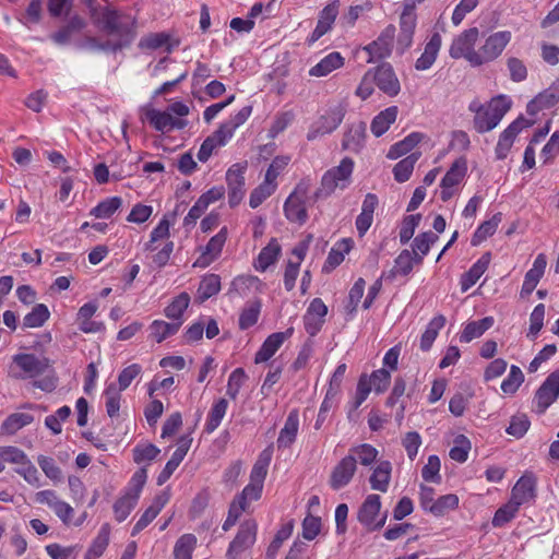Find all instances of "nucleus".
<instances>
[{
    "instance_id": "obj_17",
    "label": "nucleus",
    "mask_w": 559,
    "mask_h": 559,
    "mask_svg": "<svg viewBox=\"0 0 559 559\" xmlns=\"http://www.w3.org/2000/svg\"><path fill=\"white\" fill-rule=\"evenodd\" d=\"M344 118L343 109L340 107L332 108L322 115L310 128L308 139L314 140L320 135H324L334 131Z\"/></svg>"
},
{
    "instance_id": "obj_63",
    "label": "nucleus",
    "mask_w": 559,
    "mask_h": 559,
    "mask_svg": "<svg viewBox=\"0 0 559 559\" xmlns=\"http://www.w3.org/2000/svg\"><path fill=\"white\" fill-rule=\"evenodd\" d=\"M37 463L44 474L53 483L58 484L62 480V471L56 464L55 460L49 456L39 455L37 457Z\"/></svg>"
},
{
    "instance_id": "obj_13",
    "label": "nucleus",
    "mask_w": 559,
    "mask_h": 559,
    "mask_svg": "<svg viewBox=\"0 0 559 559\" xmlns=\"http://www.w3.org/2000/svg\"><path fill=\"white\" fill-rule=\"evenodd\" d=\"M395 26L388 25L376 40L365 46L362 50L368 53L367 62L371 63L390 56L395 37Z\"/></svg>"
},
{
    "instance_id": "obj_2",
    "label": "nucleus",
    "mask_w": 559,
    "mask_h": 559,
    "mask_svg": "<svg viewBox=\"0 0 559 559\" xmlns=\"http://www.w3.org/2000/svg\"><path fill=\"white\" fill-rule=\"evenodd\" d=\"M512 100L507 95L492 97L488 103L483 104L474 99L468 105V110L474 114L473 126L479 133L493 130L511 109Z\"/></svg>"
},
{
    "instance_id": "obj_18",
    "label": "nucleus",
    "mask_w": 559,
    "mask_h": 559,
    "mask_svg": "<svg viewBox=\"0 0 559 559\" xmlns=\"http://www.w3.org/2000/svg\"><path fill=\"white\" fill-rule=\"evenodd\" d=\"M264 289L265 284L258 276L238 275L230 283L229 295L246 298L261 294Z\"/></svg>"
},
{
    "instance_id": "obj_22",
    "label": "nucleus",
    "mask_w": 559,
    "mask_h": 559,
    "mask_svg": "<svg viewBox=\"0 0 559 559\" xmlns=\"http://www.w3.org/2000/svg\"><path fill=\"white\" fill-rule=\"evenodd\" d=\"M536 497V481L531 475H523L518 479L511 490L510 500L520 508L534 501Z\"/></svg>"
},
{
    "instance_id": "obj_59",
    "label": "nucleus",
    "mask_w": 559,
    "mask_h": 559,
    "mask_svg": "<svg viewBox=\"0 0 559 559\" xmlns=\"http://www.w3.org/2000/svg\"><path fill=\"white\" fill-rule=\"evenodd\" d=\"M520 507L513 501H509L502 504L495 513L492 518V525L495 527H502L510 521H512L519 513Z\"/></svg>"
},
{
    "instance_id": "obj_27",
    "label": "nucleus",
    "mask_w": 559,
    "mask_h": 559,
    "mask_svg": "<svg viewBox=\"0 0 559 559\" xmlns=\"http://www.w3.org/2000/svg\"><path fill=\"white\" fill-rule=\"evenodd\" d=\"M299 430V414L297 409L289 412L276 443L278 449L289 448L296 440Z\"/></svg>"
},
{
    "instance_id": "obj_30",
    "label": "nucleus",
    "mask_w": 559,
    "mask_h": 559,
    "mask_svg": "<svg viewBox=\"0 0 559 559\" xmlns=\"http://www.w3.org/2000/svg\"><path fill=\"white\" fill-rule=\"evenodd\" d=\"M98 309L96 301L84 304L78 311L79 328L84 333H97L103 331L104 324L102 322L93 321L92 317Z\"/></svg>"
},
{
    "instance_id": "obj_39",
    "label": "nucleus",
    "mask_w": 559,
    "mask_h": 559,
    "mask_svg": "<svg viewBox=\"0 0 559 559\" xmlns=\"http://www.w3.org/2000/svg\"><path fill=\"white\" fill-rule=\"evenodd\" d=\"M273 455L272 448L269 447L264 449L258 456L251 473H250V481L263 485L265 477L267 475L269 465L271 463Z\"/></svg>"
},
{
    "instance_id": "obj_5",
    "label": "nucleus",
    "mask_w": 559,
    "mask_h": 559,
    "mask_svg": "<svg viewBox=\"0 0 559 559\" xmlns=\"http://www.w3.org/2000/svg\"><path fill=\"white\" fill-rule=\"evenodd\" d=\"M354 162L349 157L343 158L337 166L326 170L321 179L320 192L329 195L336 190H345L352 182Z\"/></svg>"
},
{
    "instance_id": "obj_1",
    "label": "nucleus",
    "mask_w": 559,
    "mask_h": 559,
    "mask_svg": "<svg viewBox=\"0 0 559 559\" xmlns=\"http://www.w3.org/2000/svg\"><path fill=\"white\" fill-rule=\"evenodd\" d=\"M190 109L183 102H174L165 110L146 104L140 108V119L148 122L156 131L168 133L174 130H181L188 126L186 117Z\"/></svg>"
},
{
    "instance_id": "obj_45",
    "label": "nucleus",
    "mask_w": 559,
    "mask_h": 559,
    "mask_svg": "<svg viewBox=\"0 0 559 559\" xmlns=\"http://www.w3.org/2000/svg\"><path fill=\"white\" fill-rule=\"evenodd\" d=\"M420 157V153H411L405 158L401 159L393 168V176L397 182L407 181L413 171L415 164Z\"/></svg>"
},
{
    "instance_id": "obj_42",
    "label": "nucleus",
    "mask_w": 559,
    "mask_h": 559,
    "mask_svg": "<svg viewBox=\"0 0 559 559\" xmlns=\"http://www.w3.org/2000/svg\"><path fill=\"white\" fill-rule=\"evenodd\" d=\"M181 326V322H166L154 320L150 325V335L157 343H162L169 336L176 334Z\"/></svg>"
},
{
    "instance_id": "obj_60",
    "label": "nucleus",
    "mask_w": 559,
    "mask_h": 559,
    "mask_svg": "<svg viewBox=\"0 0 559 559\" xmlns=\"http://www.w3.org/2000/svg\"><path fill=\"white\" fill-rule=\"evenodd\" d=\"M349 452V455L355 456L356 462L359 461V463L364 466H369L376 462L379 454L378 450L368 443L353 447Z\"/></svg>"
},
{
    "instance_id": "obj_25",
    "label": "nucleus",
    "mask_w": 559,
    "mask_h": 559,
    "mask_svg": "<svg viewBox=\"0 0 559 559\" xmlns=\"http://www.w3.org/2000/svg\"><path fill=\"white\" fill-rule=\"evenodd\" d=\"M338 8L340 2L337 0L330 2L323 8V10L320 12L318 24L309 37L310 44L317 41L331 29L338 14Z\"/></svg>"
},
{
    "instance_id": "obj_54",
    "label": "nucleus",
    "mask_w": 559,
    "mask_h": 559,
    "mask_svg": "<svg viewBox=\"0 0 559 559\" xmlns=\"http://www.w3.org/2000/svg\"><path fill=\"white\" fill-rule=\"evenodd\" d=\"M500 222V214H495L490 219L481 223L473 235L472 245L477 246L488 237L492 236L496 233Z\"/></svg>"
},
{
    "instance_id": "obj_55",
    "label": "nucleus",
    "mask_w": 559,
    "mask_h": 559,
    "mask_svg": "<svg viewBox=\"0 0 559 559\" xmlns=\"http://www.w3.org/2000/svg\"><path fill=\"white\" fill-rule=\"evenodd\" d=\"M471 449L472 444L468 438L464 435H457L453 440V445L449 451V456L457 463H464L468 459Z\"/></svg>"
},
{
    "instance_id": "obj_23",
    "label": "nucleus",
    "mask_w": 559,
    "mask_h": 559,
    "mask_svg": "<svg viewBox=\"0 0 559 559\" xmlns=\"http://www.w3.org/2000/svg\"><path fill=\"white\" fill-rule=\"evenodd\" d=\"M442 46V36L440 33H432L425 43L423 53L415 61V69L426 71L430 69L437 60Z\"/></svg>"
},
{
    "instance_id": "obj_48",
    "label": "nucleus",
    "mask_w": 559,
    "mask_h": 559,
    "mask_svg": "<svg viewBox=\"0 0 559 559\" xmlns=\"http://www.w3.org/2000/svg\"><path fill=\"white\" fill-rule=\"evenodd\" d=\"M438 235L432 231H425L415 237L413 241V253L417 257V262L420 263L423 258L429 252L430 247L438 241Z\"/></svg>"
},
{
    "instance_id": "obj_49",
    "label": "nucleus",
    "mask_w": 559,
    "mask_h": 559,
    "mask_svg": "<svg viewBox=\"0 0 559 559\" xmlns=\"http://www.w3.org/2000/svg\"><path fill=\"white\" fill-rule=\"evenodd\" d=\"M34 416L28 413L11 414L2 424V432L5 435H14L23 427L32 424Z\"/></svg>"
},
{
    "instance_id": "obj_46",
    "label": "nucleus",
    "mask_w": 559,
    "mask_h": 559,
    "mask_svg": "<svg viewBox=\"0 0 559 559\" xmlns=\"http://www.w3.org/2000/svg\"><path fill=\"white\" fill-rule=\"evenodd\" d=\"M139 499L130 493L123 492L114 503L112 510L115 519L123 522L138 504Z\"/></svg>"
},
{
    "instance_id": "obj_33",
    "label": "nucleus",
    "mask_w": 559,
    "mask_h": 559,
    "mask_svg": "<svg viewBox=\"0 0 559 559\" xmlns=\"http://www.w3.org/2000/svg\"><path fill=\"white\" fill-rule=\"evenodd\" d=\"M282 253V247L276 238H272L269 243L261 249L258 254L253 266L259 272H265L273 265Z\"/></svg>"
},
{
    "instance_id": "obj_64",
    "label": "nucleus",
    "mask_w": 559,
    "mask_h": 559,
    "mask_svg": "<svg viewBox=\"0 0 559 559\" xmlns=\"http://www.w3.org/2000/svg\"><path fill=\"white\" fill-rule=\"evenodd\" d=\"M51 559H76L79 555L78 546H61L60 544H49L45 547Z\"/></svg>"
},
{
    "instance_id": "obj_37",
    "label": "nucleus",
    "mask_w": 559,
    "mask_h": 559,
    "mask_svg": "<svg viewBox=\"0 0 559 559\" xmlns=\"http://www.w3.org/2000/svg\"><path fill=\"white\" fill-rule=\"evenodd\" d=\"M399 109L396 106H391L380 111L371 121V132L376 136L384 134L391 124L396 120Z\"/></svg>"
},
{
    "instance_id": "obj_47",
    "label": "nucleus",
    "mask_w": 559,
    "mask_h": 559,
    "mask_svg": "<svg viewBox=\"0 0 559 559\" xmlns=\"http://www.w3.org/2000/svg\"><path fill=\"white\" fill-rule=\"evenodd\" d=\"M170 226L171 223L168 215H164L151 231L150 240L145 243V250L155 251L157 249L155 246L157 241L168 239L170 235Z\"/></svg>"
},
{
    "instance_id": "obj_4",
    "label": "nucleus",
    "mask_w": 559,
    "mask_h": 559,
    "mask_svg": "<svg viewBox=\"0 0 559 559\" xmlns=\"http://www.w3.org/2000/svg\"><path fill=\"white\" fill-rule=\"evenodd\" d=\"M467 176V160L465 157L455 159L447 170L439 183V197L448 202L457 197L465 183Z\"/></svg>"
},
{
    "instance_id": "obj_10",
    "label": "nucleus",
    "mask_w": 559,
    "mask_h": 559,
    "mask_svg": "<svg viewBox=\"0 0 559 559\" xmlns=\"http://www.w3.org/2000/svg\"><path fill=\"white\" fill-rule=\"evenodd\" d=\"M512 39L510 31H498L486 37L479 48L481 66L498 59Z\"/></svg>"
},
{
    "instance_id": "obj_62",
    "label": "nucleus",
    "mask_w": 559,
    "mask_h": 559,
    "mask_svg": "<svg viewBox=\"0 0 559 559\" xmlns=\"http://www.w3.org/2000/svg\"><path fill=\"white\" fill-rule=\"evenodd\" d=\"M441 462L438 455H429L427 463L421 468V477L427 483L440 484L441 483Z\"/></svg>"
},
{
    "instance_id": "obj_31",
    "label": "nucleus",
    "mask_w": 559,
    "mask_h": 559,
    "mask_svg": "<svg viewBox=\"0 0 559 559\" xmlns=\"http://www.w3.org/2000/svg\"><path fill=\"white\" fill-rule=\"evenodd\" d=\"M353 248L354 240L352 238H343L336 241L326 257L323 271L330 272L338 266Z\"/></svg>"
},
{
    "instance_id": "obj_50",
    "label": "nucleus",
    "mask_w": 559,
    "mask_h": 559,
    "mask_svg": "<svg viewBox=\"0 0 559 559\" xmlns=\"http://www.w3.org/2000/svg\"><path fill=\"white\" fill-rule=\"evenodd\" d=\"M227 408L228 402L225 399H219L212 405L205 423L207 432H213L221 425Z\"/></svg>"
},
{
    "instance_id": "obj_14",
    "label": "nucleus",
    "mask_w": 559,
    "mask_h": 559,
    "mask_svg": "<svg viewBox=\"0 0 559 559\" xmlns=\"http://www.w3.org/2000/svg\"><path fill=\"white\" fill-rule=\"evenodd\" d=\"M255 538L257 523L253 520L243 522L228 547L227 557L237 559L245 550L253 546Z\"/></svg>"
},
{
    "instance_id": "obj_56",
    "label": "nucleus",
    "mask_w": 559,
    "mask_h": 559,
    "mask_svg": "<svg viewBox=\"0 0 559 559\" xmlns=\"http://www.w3.org/2000/svg\"><path fill=\"white\" fill-rule=\"evenodd\" d=\"M278 183L263 181L252 190L249 199V205L252 209L260 206L267 198H270L277 189Z\"/></svg>"
},
{
    "instance_id": "obj_16",
    "label": "nucleus",
    "mask_w": 559,
    "mask_h": 559,
    "mask_svg": "<svg viewBox=\"0 0 559 559\" xmlns=\"http://www.w3.org/2000/svg\"><path fill=\"white\" fill-rule=\"evenodd\" d=\"M170 495L167 490L157 493L152 500L151 504L143 511L136 523L134 524L131 535L135 536L147 527L153 520L160 513L164 507L168 503Z\"/></svg>"
},
{
    "instance_id": "obj_26",
    "label": "nucleus",
    "mask_w": 559,
    "mask_h": 559,
    "mask_svg": "<svg viewBox=\"0 0 559 559\" xmlns=\"http://www.w3.org/2000/svg\"><path fill=\"white\" fill-rule=\"evenodd\" d=\"M559 103V83L551 85L549 88L539 93L527 105V114L531 116L537 115L544 109H550Z\"/></svg>"
},
{
    "instance_id": "obj_58",
    "label": "nucleus",
    "mask_w": 559,
    "mask_h": 559,
    "mask_svg": "<svg viewBox=\"0 0 559 559\" xmlns=\"http://www.w3.org/2000/svg\"><path fill=\"white\" fill-rule=\"evenodd\" d=\"M49 317L50 312L47 306L44 304H38L32 309L31 312L24 317L23 324L25 328H40L45 324Z\"/></svg>"
},
{
    "instance_id": "obj_15",
    "label": "nucleus",
    "mask_w": 559,
    "mask_h": 559,
    "mask_svg": "<svg viewBox=\"0 0 559 559\" xmlns=\"http://www.w3.org/2000/svg\"><path fill=\"white\" fill-rule=\"evenodd\" d=\"M357 469L356 460L353 455L343 457L332 469L330 476V486L333 490H340L347 486Z\"/></svg>"
},
{
    "instance_id": "obj_3",
    "label": "nucleus",
    "mask_w": 559,
    "mask_h": 559,
    "mask_svg": "<svg viewBox=\"0 0 559 559\" xmlns=\"http://www.w3.org/2000/svg\"><path fill=\"white\" fill-rule=\"evenodd\" d=\"M479 38V29L469 27L456 35L449 47V55L453 59H465L472 67H480L479 49L475 46Z\"/></svg>"
},
{
    "instance_id": "obj_20",
    "label": "nucleus",
    "mask_w": 559,
    "mask_h": 559,
    "mask_svg": "<svg viewBox=\"0 0 559 559\" xmlns=\"http://www.w3.org/2000/svg\"><path fill=\"white\" fill-rule=\"evenodd\" d=\"M376 80V85L388 96H396L401 91L400 81L389 63H382L372 69Z\"/></svg>"
},
{
    "instance_id": "obj_52",
    "label": "nucleus",
    "mask_w": 559,
    "mask_h": 559,
    "mask_svg": "<svg viewBox=\"0 0 559 559\" xmlns=\"http://www.w3.org/2000/svg\"><path fill=\"white\" fill-rule=\"evenodd\" d=\"M198 539L193 534L180 536L174 547L175 559H192V552L197 547Z\"/></svg>"
},
{
    "instance_id": "obj_12",
    "label": "nucleus",
    "mask_w": 559,
    "mask_h": 559,
    "mask_svg": "<svg viewBox=\"0 0 559 559\" xmlns=\"http://www.w3.org/2000/svg\"><path fill=\"white\" fill-rule=\"evenodd\" d=\"M246 163L231 165L226 171V182L228 187V203L231 207L238 205L245 195V173Z\"/></svg>"
},
{
    "instance_id": "obj_6",
    "label": "nucleus",
    "mask_w": 559,
    "mask_h": 559,
    "mask_svg": "<svg viewBox=\"0 0 559 559\" xmlns=\"http://www.w3.org/2000/svg\"><path fill=\"white\" fill-rule=\"evenodd\" d=\"M49 360L33 354H16L12 357L9 374L14 379H28L38 377L48 369Z\"/></svg>"
},
{
    "instance_id": "obj_38",
    "label": "nucleus",
    "mask_w": 559,
    "mask_h": 559,
    "mask_svg": "<svg viewBox=\"0 0 559 559\" xmlns=\"http://www.w3.org/2000/svg\"><path fill=\"white\" fill-rule=\"evenodd\" d=\"M221 290V277L217 274H206L202 277L197 290L195 299L204 302Z\"/></svg>"
},
{
    "instance_id": "obj_8",
    "label": "nucleus",
    "mask_w": 559,
    "mask_h": 559,
    "mask_svg": "<svg viewBox=\"0 0 559 559\" xmlns=\"http://www.w3.org/2000/svg\"><path fill=\"white\" fill-rule=\"evenodd\" d=\"M381 499L379 495L370 493L366 497L357 514L358 521L368 530L381 528L386 520L385 514L380 513Z\"/></svg>"
},
{
    "instance_id": "obj_53",
    "label": "nucleus",
    "mask_w": 559,
    "mask_h": 559,
    "mask_svg": "<svg viewBox=\"0 0 559 559\" xmlns=\"http://www.w3.org/2000/svg\"><path fill=\"white\" fill-rule=\"evenodd\" d=\"M262 304L259 299L249 302L241 311L239 316V328L247 330L253 326L260 317Z\"/></svg>"
},
{
    "instance_id": "obj_32",
    "label": "nucleus",
    "mask_w": 559,
    "mask_h": 559,
    "mask_svg": "<svg viewBox=\"0 0 559 559\" xmlns=\"http://www.w3.org/2000/svg\"><path fill=\"white\" fill-rule=\"evenodd\" d=\"M344 64V57L337 51H332L310 68L309 75L316 78L326 76L333 71L341 69Z\"/></svg>"
},
{
    "instance_id": "obj_51",
    "label": "nucleus",
    "mask_w": 559,
    "mask_h": 559,
    "mask_svg": "<svg viewBox=\"0 0 559 559\" xmlns=\"http://www.w3.org/2000/svg\"><path fill=\"white\" fill-rule=\"evenodd\" d=\"M110 528L107 524L103 525L85 554V559H97L103 555L109 543Z\"/></svg>"
},
{
    "instance_id": "obj_9",
    "label": "nucleus",
    "mask_w": 559,
    "mask_h": 559,
    "mask_svg": "<svg viewBox=\"0 0 559 559\" xmlns=\"http://www.w3.org/2000/svg\"><path fill=\"white\" fill-rule=\"evenodd\" d=\"M534 122L535 121L533 118L528 119L519 117L512 123H510L499 135V140L495 148L496 157L498 159L507 158L516 136L523 130L533 126Z\"/></svg>"
},
{
    "instance_id": "obj_35",
    "label": "nucleus",
    "mask_w": 559,
    "mask_h": 559,
    "mask_svg": "<svg viewBox=\"0 0 559 559\" xmlns=\"http://www.w3.org/2000/svg\"><path fill=\"white\" fill-rule=\"evenodd\" d=\"M425 139V134L420 132H412L403 140L393 144L388 153L386 157L389 159H397L404 155H409L414 153L413 150Z\"/></svg>"
},
{
    "instance_id": "obj_29",
    "label": "nucleus",
    "mask_w": 559,
    "mask_h": 559,
    "mask_svg": "<svg viewBox=\"0 0 559 559\" xmlns=\"http://www.w3.org/2000/svg\"><path fill=\"white\" fill-rule=\"evenodd\" d=\"M392 475V464L383 460L377 462L369 477V484L372 490L386 492L390 486Z\"/></svg>"
},
{
    "instance_id": "obj_24",
    "label": "nucleus",
    "mask_w": 559,
    "mask_h": 559,
    "mask_svg": "<svg viewBox=\"0 0 559 559\" xmlns=\"http://www.w3.org/2000/svg\"><path fill=\"white\" fill-rule=\"evenodd\" d=\"M85 2L91 10L92 17L99 26L107 29L109 33L122 32L121 16L117 12L107 8L96 9L93 7V0H85Z\"/></svg>"
},
{
    "instance_id": "obj_44",
    "label": "nucleus",
    "mask_w": 559,
    "mask_h": 559,
    "mask_svg": "<svg viewBox=\"0 0 559 559\" xmlns=\"http://www.w3.org/2000/svg\"><path fill=\"white\" fill-rule=\"evenodd\" d=\"M444 324L445 318L441 314L436 316L430 320L420 338V348L423 350L430 349L436 337L438 336L440 330L444 326Z\"/></svg>"
},
{
    "instance_id": "obj_36",
    "label": "nucleus",
    "mask_w": 559,
    "mask_h": 559,
    "mask_svg": "<svg viewBox=\"0 0 559 559\" xmlns=\"http://www.w3.org/2000/svg\"><path fill=\"white\" fill-rule=\"evenodd\" d=\"M495 323L492 317H485L477 321H469L464 324L463 330L460 334L461 343H469L475 338L480 337L487 330H489Z\"/></svg>"
},
{
    "instance_id": "obj_41",
    "label": "nucleus",
    "mask_w": 559,
    "mask_h": 559,
    "mask_svg": "<svg viewBox=\"0 0 559 559\" xmlns=\"http://www.w3.org/2000/svg\"><path fill=\"white\" fill-rule=\"evenodd\" d=\"M122 205L120 197H110L100 201L90 211V215L98 219L110 218Z\"/></svg>"
},
{
    "instance_id": "obj_21",
    "label": "nucleus",
    "mask_w": 559,
    "mask_h": 559,
    "mask_svg": "<svg viewBox=\"0 0 559 559\" xmlns=\"http://www.w3.org/2000/svg\"><path fill=\"white\" fill-rule=\"evenodd\" d=\"M328 313V307L320 298H314L304 316V325L306 332L314 336L321 330L324 318Z\"/></svg>"
},
{
    "instance_id": "obj_40",
    "label": "nucleus",
    "mask_w": 559,
    "mask_h": 559,
    "mask_svg": "<svg viewBox=\"0 0 559 559\" xmlns=\"http://www.w3.org/2000/svg\"><path fill=\"white\" fill-rule=\"evenodd\" d=\"M122 390L117 386V383H109L104 390L103 397L105 401V407L107 415L110 418L117 417L119 415L121 400H122Z\"/></svg>"
},
{
    "instance_id": "obj_34",
    "label": "nucleus",
    "mask_w": 559,
    "mask_h": 559,
    "mask_svg": "<svg viewBox=\"0 0 559 559\" xmlns=\"http://www.w3.org/2000/svg\"><path fill=\"white\" fill-rule=\"evenodd\" d=\"M490 253H484L461 277V290L467 292L483 276L490 263Z\"/></svg>"
},
{
    "instance_id": "obj_7",
    "label": "nucleus",
    "mask_w": 559,
    "mask_h": 559,
    "mask_svg": "<svg viewBox=\"0 0 559 559\" xmlns=\"http://www.w3.org/2000/svg\"><path fill=\"white\" fill-rule=\"evenodd\" d=\"M308 193L307 185L299 183L286 199L284 203V214L290 223L302 225L308 219Z\"/></svg>"
},
{
    "instance_id": "obj_28",
    "label": "nucleus",
    "mask_w": 559,
    "mask_h": 559,
    "mask_svg": "<svg viewBox=\"0 0 559 559\" xmlns=\"http://www.w3.org/2000/svg\"><path fill=\"white\" fill-rule=\"evenodd\" d=\"M546 265V255L544 253H539L534 260L532 267L525 274L521 288L522 296H527L535 289L545 273Z\"/></svg>"
},
{
    "instance_id": "obj_11",
    "label": "nucleus",
    "mask_w": 559,
    "mask_h": 559,
    "mask_svg": "<svg viewBox=\"0 0 559 559\" xmlns=\"http://www.w3.org/2000/svg\"><path fill=\"white\" fill-rule=\"evenodd\" d=\"M227 237V227L221 228V230L214 235L204 247H200V254L193 262V266L205 269L216 261L223 251Z\"/></svg>"
},
{
    "instance_id": "obj_19",
    "label": "nucleus",
    "mask_w": 559,
    "mask_h": 559,
    "mask_svg": "<svg viewBox=\"0 0 559 559\" xmlns=\"http://www.w3.org/2000/svg\"><path fill=\"white\" fill-rule=\"evenodd\" d=\"M293 333L294 328L290 326L284 332H275L269 335L257 352L254 362L262 364L269 361L282 347L284 342L292 337Z\"/></svg>"
},
{
    "instance_id": "obj_61",
    "label": "nucleus",
    "mask_w": 559,
    "mask_h": 559,
    "mask_svg": "<svg viewBox=\"0 0 559 559\" xmlns=\"http://www.w3.org/2000/svg\"><path fill=\"white\" fill-rule=\"evenodd\" d=\"M523 382L524 373L518 366L512 365L508 377L501 383V391L507 395H513Z\"/></svg>"
},
{
    "instance_id": "obj_57",
    "label": "nucleus",
    "mask_w": 559,
    "mask_h": 559,
    "mask_svg": "<svg viewBox=\"0 0 559 559\" xmlns=\"http://www.w3.org/2000/svg\"><path fill=\"white\" fill-rule=\"evenodd\" d=\"M460 499L455 493H447L437 498L435 506H431V514L435 516H443L450 511L459 508Z\"/></svg>"
},
{
    "instance_id": "obj_43",
    "label": "nucleus",
    "mask_w": 559,
    "mask_h": 559,
    "mask_svg": "<svg viewBox=\"0 0 559 559\" xmlns=\"http://www.w3.org/2000/svg\"><path fill=\"white\" fill-rule=\"evenodd\" d=\"M190 305V296L187 293H181L176 296L171 302L165 308V316L174 322L182 323V316Z\"/></svg>"
}]
</instances>
